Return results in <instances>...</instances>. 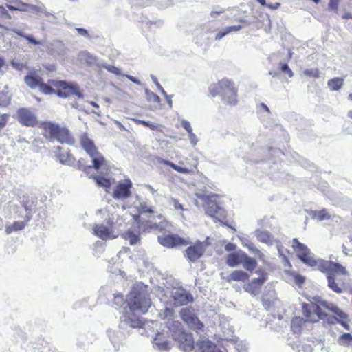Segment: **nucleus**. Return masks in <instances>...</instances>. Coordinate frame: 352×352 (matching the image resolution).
Wrapping results in <instances>:
<instances>
[{"instance_id": "nucleus-38", "label": "nucleus", "mask_w": 352, "mask_h": 352, "mask_svg": "<svg viewBox=\"0 0 352 352\" xmlns=\"http://www.w3.org/2000/svg\"><path fill=\"white\" fill-rule=\"evenodd\" d=\"M352 341V335L349 333H345L340 336L338 342L340 345H348Z\"/></svg>"}, {"instance_id": "nucleus-33", "label": "nucleus", "mask_w": 352, "mask_h": 352, "mask_svg": "<svg viewBox=\"0 0 352 352\" xmlns=\"http://www.w3.org/2000/svg\"><path fill=\"white\" fill-rule=\"evenodd\" d=\"M328 286L335 292L340 294L342 289L340 287L335 281V278L332 274L327 275Z\"/></svg>"}, {"instance_id": "nucleus-44", "label": "nucleus", "mask_w": 352, "mask_h": 352, "mask_svg": "<svg viewBox=\"0 0 352 352\" xmlns=\"http://www.w3.org/2000/svg\"><path fill=\"white\" fill-rule=\"evenodd\" d=\"M82 58H84L87 63L90 65L95 64L96 63V58L89 53L83 52L81 54Z\"/></svg>"}, {"instance_id": "nucleus-20", "label": "nucleus", "mask_w": 352, "mask_h": 352, "mask_svg": "<svg viewBox=\"0 0 352 352\" xmlns=\"http://www.w3.org/2000/svg\"><path fill=\"white\" fill-rule=\"evenodd\" d=\"M94 234L102 240L114 239L117 237L105 226L102 224L96 225L93 228Z\"/></svg>"}, {"instance_id": "nucleus-45", "label": "nucleus", "mask_w": 352, "mask_h": 352, "mask_svg": "<svg viewBox=\"0 0 352 352\" xmlns=\"http://www.w3.org/2000/svg\"><path fill=\"white\" fill-rule=\"evenodd\" d=\"M103 67L105 68L109 72H110L116 75L121 74L120 69L115 66L110 65H104Z\"/></svg>"}, {"instance_id": "nucleus-51", "label": "nucleus", "mask_w": 352, "mask_h": 352, "mask_svg": "<svg viewBox=\"0 0 352 352\" xmlns=\"http://www.w3.org/2000/svg\"><path fill=\"white\" fill-rule=\"evenodd\" d=\"M242 28V26L239 25H232V26H228L226 28H225L228 34H230V32H237V31H239Z\"/></svg>"}, {"instance_id": "nucleus-19", "label": "nucleus", "mask_w": 352, "mask_h": 352, "mask_svg": "<svg viewBox=\"0 0 352 352\" xmlns=\"http://www.w3.org/2000/svg\"><path fill=\"white\" fill-rule=\"evenodd\" d=\"M197 352H221V349L208 340H199L195 345Z\"/></svg>"}, {"instance_id": "nucleus-9", "label": "nucleus", "mask_w": 352, "mask_h": 352, "mask_svg": "<svg viewBox=\"0 0 352 352\" xmlns=\"http://www.w3.org/2000/svg\"><path fill=\"white\" fill-rule=\"evenodd\" d=\"M182 320L187 325L197 333L203 332L204 325L201 322L195 313V309L192 307L183 308L179 312Z\"/></svg>"}, {"instance_id": "nucleus-41", "label": "nucleus", "mask_w": 352, "mask_h": 352, "mask_svg": "<svg viewBox=\"0 0 352 352\" xmlns=\"http://www.w3.org/2000/svg\"><path fill=\"white\" fill-rule=\"evenodd\" d=\"M303 74L308 77L316 78H318L320 77L319 71L316 68L305 69L303 71Z\"/></svg>"}, {"instance_id": "nucleus-10", "label": "nucleus", "mask_w": 352, "mask_h": 352, "mask_svg": "<svg viewBox=\"0 0 352 352\" xmlns=\"http://www.w3.org/2000/svg\"><path fill=\"white\" fill-rule=\"evenodd\" d=\"M217 197V195H216L208 196L206 213L218 221H222L226 218V214L225 210L216 203Z\"/></svg>"}, {"instance_id": "nucleus-17", "label": "nucleus", "mask_w": 352, "mask_h": 352, "mask_svg": "<svg viewBox=\"0 0 352 352\" xmlns=\"http://www.w3.org/2000/svg\"><path fill=\"white\" fill-rule=\"evenodd\" d=\"M266 278L264 276H261L257 278H254L251 283L245 285L244 289L253 296L259 294L261 285L265 283Z\"/></svg>"}, {"instance_id": "nucleus-54", "label": "nucleus", "mask_w": 352, "mask_h": 352, "mask_svg": "<svg viewBox=\"0 0 352 352\" xmlns=\"http://www.w3.org/2000/svg\"><path fill=\"white\" fill-rule=\"evenodd\" d=\"M228 34L226 29L219 31L215 36V40L219 41Z\"/></svg>"}, {"instance_id": "nucleus-59", "label": "nucleus", "mask_w": 352, "mask_h": 352, "mask_svg": "<svg viewBox=\"0 0 352 352\" xmlns=\"http://www.w3.org/2000/svg\"><path fill=\"white\" fill-rule=\"evenodd\" d=\"M236 245L231 243L226 244L225 246L226 250L229 251V252L234 250L236 249Z\"/></svg>"}, {"instance_id": "nucleus-49", "label": "nucleus", "mask_w": 352, "mask_h": 352, "mask_svg": "<svg viewBox=\"0 0 352 352\" xmlns=\"http://www.w3.org/2000/svg\"><path fill=\"white\" fill-rule=\"evenodd\" d=\"M333 312L335 313L341 319L347 318V315L345 313H344L342 310H340L337 306L336 307H333Z\"/></svg>"}, {"instance_id": "nucleus-32", "label": "nucleus", "mask_w": 352, "mask_h": 352, "mask_svg": "<svg viewBox=\"0 0 352 352\" xmlns=\"http://www.w3.org/2000/svg\"><path fill=\"white\" fill-rule=\"evenodd\" d=\"M122 236L124 239L128 240L131 245H135L140 241V237L138 234L133 233L131 231H127L122 234Z\"/></svg>"}, {"instance_id": "nucleus-34", "label": "nucleus", "mask_w": 352, "mask_h": 352, "mask_svg": "<svg viewBox=\"0 0 352 352\" xmlns=\"http://www.w3.org/2000/svg\"><path fill=\"white\" fill-rule=\"evenodd\" d=\"M138 211L140 213L144 214H153L155 213L152 206H149L146 202L143 201L140 204L138 207Z\"/></svg>"}, {"instance_id": "nucleus-2", "label": "nucleus", "mask_w": 352, "mask_h": 352, "mask_svg": "<svg viewBox=\"0 0 352 352\" xmlns=\"http://www.w3.org/2000/svg\"><path fill=\"white\" fill-rule=\"evenodd\" d=\"M160 316L166 320V327L171 333L173 338L177 342L179 348L185 352L191 351L195 347L192 335L184 329L181 322L174 320L173 309L166 307Z\"/></svg>"}, {"instance_id": "nucleus-50", "label": "nucleus", "mask_w": 352, "mask_h": 352, "mask_svg": "<svg viewBox=\"0 0 352 352\" xmlns=\"http://www.w3.org/2000/svg\"><path fill=\"white\" fill-rule=\"evenodd\" d=\"M76 30L79 35L85 38H90L88 31L86 29L82 28H76Z\"/></svg>"}, {"instance_id": "nucleus-37", "label": "nucleus", "mask_w": 352, "mask_h": 352, "mask_svg": "<svg viewBox=\"0 0 352 352\" xmlns=\"http://www.w3.org/2000/svg\"><path fill=\"white\" fill-rule=\"evenodd\" d=\"M94 179L96 180L99 186L104 187L105 188H109L111 182L109 179L102 176H95Z\"/></svg>"}, {"instance_id": "nucleus-3", "label": "nucleus", "mask_w": 352, "mask_h": 352, "mask_svg": "<svg viewBox=\"0 0 352 352\" xmlns=\"http://www.w3.org/2000/svg\"><path fill=\"white\" fill-rule=\"evenodd\" d=\"M126 302L129 312L126 310L124 314L127 313L132 318H137L132 312L146 313L151 303L146 287L142 283L135 284L126 297Z\"/></svg>"}, {"instance_id": "nucleus-18", "label": "nucleus", "mask_w": 352, "mask_h": 352, "mask_svg": "<svg viewBox=\"0 0 352 352\" xmlns=\"http://www.w3.org/2000/svg\"><path fill=\"white\" fill-rule=\"evenodd\" d=\"M168 226V223L164 220L160 221L159 223L146 221L144 223L141 225L140 228L144 232H150L151 230H159L162 232L166 230Z\"/></svg>"}, {"instance_id": "nucleus-61", "label": "nucleus", "mask_w": 352, "mask_h": 352, "mask_svg": "<svg viewBox=\"0 0 352 352\" xmlns=\"http://www.w3.org/2000/svg\"><path fill=\"white\" fill-rule=\"evenodd\" d=\"M126 77L129 79L131 82H133V83L136 84V85H140V82L137 80L135 78H134L133 76H130V75H125Z\"/></svg>"}, {"instance_id": "nucleus-46", "label": "nucleus", "mask_w": 352, "mask_h": 352, "mask_svg": "<svg viewBox=\"0 0 352 352\" xmlns=\"http://www.w3.org/2000/svg\"><path fill=\"white\" fill-rule=\"evenodd\" d=\"M280 69L283 72L286 74L289 78L293 76V72L289 69V66L286 63L281 64L280 65Z\"/></svg>"}, {"instance_id": "nucleus-36", "label": "nucleus", "mask_w": 352, "mask_h": 352, "mask_svg": "<svg viewBox=\"0 0 352 352\" xmlns=\"http://www.w3.org/2000/svg\"><path fill=\"white\" fill-rule=\"evenodd\" d=\"M304 320L302 318H295L292 321L291 327L294 332L299 333L300 331L301 324L303 323Z\"/></svg>"}, {"instance_id": "nucleus-56", "label": "nucleus", "mask_w": 352, "mask_h": 352, "mask_svg": "<svg viewBox=\"0 0 352 352\" xmlns=\"http://www.w3.org/2000/svg\"><path fill=\"white\" fill-rule=\"evenodd\" d=\"M337 0H331L330 3H329V8L334 11L337 10Z\"/></svg>"}, {"instance_id": "nucleus-15", "label": "nucleus", "mask_w": 352, "mask_h": 352, "mask_svg": "<svg viewBox=\"0 0 352 352\" xmlns=\"http://www.w3.org/2000/svg\"><path fill=\"white\" fill-rule=\"evenodd\" d=\"M18 120L20 123L28 126L37 124V120L34 113L27 109H21L17 111Z\"/></svg>"}, {"instance_id": "nucleus-47", "label": "nucleus", "mask_w": 352, "mask_h": 352, "mask_svg": "<svg viewBox=\"0 0 352 352\" xmlns=\"http://www.w3.org/2000/svg\"><path fill=\"white\" fill-rule=\"evenodd\" d=\"M151 78L153 82L155 84L157 89L161 91V93L163 95H166V91H164V88L161 86V85L157 81V78L153 74H151Z\"/></svg>"}, {"instance_id": "nucleus-28", "label": "nucleus", "mask_w": 352, "mask_h": 352, "mask_svg": "<svg viewBox=\"0 0 352 352\" xmlns=\"http://www.w3.org/2000/svg\"><path fill=\"white\" fill-rule=\"evenodd\" d=\"M26 85L32 89H37L41 83V78L34 76L28 75L24 78Z\"/></svg>"}, {"instance_id": "nucleus-12", "label": "nucleus", "mask_w": 352, "mask_h": 352, "mask_svg": "<svg viewBox=\"0 0 352 352\" xmlns=\"http://www.w3.org/2000/svg\"><path fill=\"white\" fill-rule=\"evenodd\" d=\"M208 240L209 238L207 237L204 241H197L193 245L189 246L185 251V256L191 262L198 260L210 244Z\"/></svg>"}, {"instance_id": "nucleus-53", "label": "nucleus", "mask_w": 352, "mask_h": 352, "mask_svg": "<svg viewBox=\"0 0 352 352\" xmlns=\"http://www.w3.org/2000/svg\"><path fill=\"white\" fill-rule=\"evenodd\" d=\"M25 38L32 45H38L40 44V42L36 41L32 35L28 34Z\"/></svg>"}, {"instance_id": "nucleus-25", "label": "nucleus", "mask_w": 352, "mask_h": 352, "mask_svg": "<svg viewBox=\"0 0 352 352\" xmlns=\"http://www.w3.org/2000/svg\"><path fill=\"white\" fill-rule=\"evenodd\" d=\"M249 278V275L242 270H235L228 276L229 280L245 281Z\"/></svg>"}, {"instance_id": "nucleus-13", "label": "nucleus", "mask_w": 352, "mask_h": 352, "mask_svg": "<svg viewBox=\"0 0 352 352\" xmlns=\"http://www.w3.org/2000/svg\"><path fill=\"white\" fill-rule=\"evenodd\" d=\"M159 243L166 248H172L181 245H187L190 242L177 234L163 233L158 236Z\"/></svg>"}, {"instance_id": "nucleus-26", "label": "nucleus", "mask_w": 352, "mask_h": 352, "mask_svg": "<svg viewBox=\"0 0 352 352\" xmlns=\"http://www.w3.org/2000/svg\"><path fill=\"white\" fill-rule=\"evenodd\" d=\"M238 253L230 254L227 257V264L230 267H235L242 262L243 256Z\"/></svg>"}, {"instance_id": "nucleus-35", "label": "nucleus", "mask_w": 352, "mask_h": 352, "mask_svg": "<svg viewBox=\"0 0 352 352\" xmlns=\"http://www.w3.org/2000/svg\"><path fill=\"white\" fill-rule=\"evenodd\" d=\"M166 165L170 166L171 168H173L175 170L179 172V173H185V174H188V173H190L192 171V169H189V168H184V167H181L179 166H177L176 164H175L174 163L171 162H169V161H165L164 162Z\"/></svg>"}, {"instance_id": "nucleus-40", "label": "nucleus", "mask_w": 352, "mask_h": 352, "mask_svg": "<svg viewBox=\"0 0 352 352\" xmlns=\"http://www.w3.org/2000/svg\"><path fill=\"white\" fill-rule=\"evenodd\" d=\"M41 92L45 94H52L55 93L54 89L47 84L43 83L41 82L38 88Z\"/></svg>"}, {"instance_id": "nucleus-7", "label": "nucleus", "mask_w": 352, "mask_h": 352, "mask_svg": "<svg viewBox=\"0 0 352 352\" xmlns=\"http://www.w3.org/2000/svg\"><path fill=\"white\" fill-rule=\"evenodd\" d=\"M316 304L308 305L303 307V312L307 318V320L310 322H316L318 319L324 318L327 314L322 311L321 306L333 311V307L336 306L326 300L321 299L319 296L313 298Z\"/></svg>"}, {"instance_id": "nucleus-31", "label": "nucleus", "mask_w": 352, "mask_h": 352, "mask_svg": "<svg viewBox=\"0 0 352 352\" xmlns=\"http://www.w3.org/2000/svg\"><path fill=\"white\" fill-rule=\"evenodd\" d=\"M312 217L317 219L318 221H321L323 220L329 219L331 218V215L329 214L327 210L323 209L320 211H314L312 212Z\"/></svg>"}, {"instance_id": "nucleus-43", "label": "nucleus", "mask_w": 352, "mask_h": 352, "mask_svg": "<svg viewBox=\"0 0 352 352\" xmlns=\"http://www.w3.org/2000/svg\"><path fill=\"white\" fill-rule=\"evenodd\" d=\"M114 304L118 307H121L125 304L127 305V302H126V300H124L123 297L121 295L115 294L114 295Z\"/></svg>"}, {"instance_id": "nucleus-39", "label": "nucleus", "mask_w": 352, "mask_h": 352, "mask_svg": "<svg viewBox=\"0 0 352 352\" xmlns=\"http://www.w3.org/2000/svg\"><path fill=\"white\" fill-rule=\"evenodd\" d=\"M135 122L137 124L144 125V126L149 127L152 130H158L160 128V125L158 124L153 123L150 121H144L141 120H135Z\"/></svg>"}, {"instance_id": "nucleus-52", "label": "nucleus", "mask_w": 352, "mask_h": 352, "mask_svg": "<svg viewBox=\"0 0 352 352\" xmlns=\"http://www.w3.org/2000/svg\"><path fill=\"white\" fill-rule=\"evenodd\" d=\"M182 125L187 131V132L188 133H191V132H192V129L190 124L188 121H187L186 120H182Z\"/></svg>"}, {"instance_id": "nucleus-14", "label": "nucleus", "mask_w": 352, "mask_h": 352, "mask_svg": "<svg viewBox=\"0 0 352 352\" xmlns=\"http://www.w3.org/2000/svg\"><path fill=\"white\" fill-rule=\"evenodd\" d=\"M170 297L175 307L183 306L194 300L192 295L182 287L173 289Z\"/></svg>"}, {"instance_id": "nucleus-1", "label": "nucleus", "mask_w": 352, "mask_h": 352, "mask_svg": "<svg viewBox=\"0 0 352 352\" xmlns=\"http://www.w3.org/2000/svg\"><path fill=\"white\" fill-rule=\"evenodd\" d=\"M292 247L299 258L304 263L311 267H316L320 271L327 273V275L332 274V273L348 275V272L342 265L331 261L316 258L310 250L305 244L299 242L297 239L292 240Z\"/></svg>"}, {"instance_id": "nucleus-16", "label": "nucleus", "mask_w": 352, "mask_h": 352, "mask_svg": "<svg viewBox=\"0 0 352 352\" xmlns=\"http://www.w3.org/2000/svg\"><path fill=\"white\" fill-rule=\"evenodd\" d=\"M131 182L129 180L119 183L113 190V197L118 199L128 198L131 195Z\"/></svg>"}, {"instance_id": "nucleus-60", "label": "nucleus", "mask_w": 352, "mask_h": 352, "mask_svg": "<svg viewBox=\"0 0 352 352\" xmlns=\"http://www.w3.org/2000/svg\"><path fill=\"white\" fill-rule=\"evenodd\" d=\"M12 31L13 32L17 34L19 36H22L23 38H25V36H27V35H28V34H23V32L21 30H19L17 28H13V29H12Z\"/></svg>"}, {"instance_id": "nucleus-24", "label": "nucleus", "mask_w": 352, "mask_h": 352, "mask_svg": "<svg viewBox=\"0 0 352 352\" xmlns=\"http://www.w3.org/2000/svg\"><path fill=\"white\" fill-rule=\"evenodd\" d=\"M56 157L63 164L73 166L75 164V158L68 152L59 153Z\"/></svg>"}, {"instance_id": "nucleus-29", "label": "nucleus", "mask_w": 352, "mask_h": 352, "mask_svg": "<svg viewBox=\"0 0 352 352\" xmlns=\"http://www.w3.org/2000/svg\"><path fill=\"white\" fill-rule=\"evenodd\" d=\"M329 87L333 91H338L344 85V80L340 78H334L327 82Z\"/></svg>"}, {"instance_id": "nucleus-55", "label": "nucleus", "mask_w": 352, "mask_h": 352, "mask_svg": "<svg viewBox=\"0 0 352 352\" xmlns=\"http://www.w3.org/2000/svg\"><path fill=\"white\" fill-rule=\"evenodd\" d=\"M8 116L3 115L0 116V128L4 127L8 122Z\"/></svg>"}, {"instance_id": "nucleus-8", "label": "nucleus", "mask_w": 352, "mask_h": 352, "mask_svg": "<svg viewBox=\"0 0 352 352\" xmlns=\"http://www.w3.org/2000/svg\"><path fill=\"white\" fill-rule=\"evenodd\" d=\"M44 130L45 137L50 141L57 140L60 143H66L69 145L75 142L68 129L65 128H61L58 125L49 122L45 124Z\"/></svg>"}, {"instance_id": "nucleus-58", "label": "nucleus", "mask_w": 352, "mask_h": 352, "mask_svg": "<svg viewBox=\"0 0 352 352\" xmlns=\"http://www.w3.org/2000/svg\"><path fill=\"white\" fill-rule=\"evenodd\" d=\"M172 204L173 205L175 209H179L182 210H184L182 205L180 204L176 199L172 200Z\"/></svg>"}, {"instance_id": "nucleus-27", "label": "nucleus", "mask_w": 352, "mask_h": 352, "mask_svg": "<svg viewBox=\"0 0 352 352\" xmlns=\"http://www.w3.org/2000/svg\"><path fill=\"white\" fill-rule=\"evenodd\" d=\"M25 225L26 222L25 221H15L14 223L6 226V232L7 234H9L14 231L22 230Z\"/></svg>"}, {"instance_id": "nucleus-64", "label": "nucleus", "mask_w": 352, "mask_h": 352, "mask_svg": "<svg viewBox=\"0 0 352 352\" xmlns=\"http://www.w3.org/2000/svg\"><path fill=\"white\" fill-rule=\"evenodd\" d=\"M52 45L56 47L60 48L63 47V43L60 41H54L52 43Z\"/></svg>"}, {"instance_id": "nucleus-5", "label": "nucleus", "mask_w": 352, "mask_h": 352, "mask_svg": "<svg viewBox=\"0 0 352 352\" xmlns=\"http://www.w3.org/2000/svg\"><path fill=\"white\" fill-rule=\"evenodd\" d=\"M142 321L138 318H132L127 313L124 314L120 318L118 329H109L107 335L115 350H119L126 336L131 329L140 327Z\"/></svg>"}, {"instance_id": "nucleus-22", "label": "nucleus", "mask_w": 352, "mask_h": 352, "mask_svg": "<svg viewBox=\"0 0 352 352\" xmlns=\"http://www.w3.org/2000/svg\"><path fill=\"white\" fill-rule=\"evenodd\" d=\"M254 234L259 241L269 246L272 245L275 241L274 236L268 231L258 229L255 230Z\"/></svg>"}, {"instance_id": "nucleus-63", "label": "nucleus", "mask_w": 352, "mask_h": 352, "mask_svg": "<svg viewBox=\"0 0 352 352\" xmlns=\"http://www.w3.org/2000/svg\"><path fill=\"white\" fill-rule=\"evenodd\" d=\"M295 280H296V283H297L298 284H301L304 282L305 279L302 276H301L300 275H296L295 276Z\"/></svg>"}, {"instance_id": "nucleus-11", "label": "nucleus", "mask_w": 352, "mask_h": 352, "mask_svg": "<svg viewBox=\"0 0 352 352\" xmlns=\"http://www.w3.org/2000/svg\"><path fill=\"white\" fill-rule=\"evenodd\" d=\"M50 82L58 88V95L61 97L67 98L72 96H76L78 98H82V94L80 91L78 87L74 84H69L65 81L55 82L54 80Z\"/></svg>"}, {"instance_id": "nucleus-4", "label": "nucleus", "mask_w": 352, "mask_h": 352, "mask_svg": "<svg viewBox=\"0 0 352 352\" xmlns=\"http://www.w3.org/2000/svg\"><path fill=\"white\" fill-rule=\"evenodd\" d=\"M80 143L82 148L91 158L93 166L85 167L82 164L81 161L78 162V167L80 170L85 171L87 169H91L94 167L96 170H100L101 174H105L108 171L109 165L103 156L98 152L94 141L88 136L87 133H82L80 137Z\"/></svg>"}, {"instance_id": "nucleus-57", "label": "nucleus", "mask_w": 352, "mask_h": 352, "mask_svg": "<svg viewBox=\"0 0 352 352\" xmlns=\"http://www.w3.org/2000/svg\"><path fill=\"white\" fill-rule=\"evenodd\" d=\"M188 135H189L190 143L192 145H195L197 143V139L195 135L193 133V132H191V133H188Z\"/></svg>"}, {"instance_id": "nucleus-23", "label": "nucleus", "mask_w": 352, "mask_h": 352, "mask_svg": "<svg viewBox=\"0 0 352 352\" xmlns=\"http://www.w3.org/2000/svg\"><path fill=\"white\" fill-rule=\"evenodd\" d=\"M153 344L159 350L168 351L170 349V344L164 337L163 333H159L153 339Z\"/></svg>"}, {"instance_id": "nucleus-6", "label": "nucleus", "mask_w": 352, "mask_h": 352, "mask_svg": "<svg viewBox=\"0 0 352 352\" xmlns=\"http://www.w3.org/2000/svg\"><path fill=\"white\" fill-rule=\"evenodd\" d=\"M212 96L221 95L223 100L231 105L236 103V91L233 83L227 78H223L217 83L212 84L209 87Z\"/></svg>"}, {"instance_id": "nucleus-62", "label": "nucleus", "mask_w": 352, "mask_h": 352, "mask_svg": "<svg viewBox=\"0 0 352 352\" xmlns=\"http://www.w3.org/2000/svg\"><path fill=\"white\" fill-rule=\"evenodd\" d=\"M90 104L94 107V109H96L97 110L93 111V112L96 115H100V111H98L99 109V105L96 103L95 102H90Z\"/></svg>"}, {"instance_id": "nucleus-42", "label": "nucleus", "mask_w": 352, "mask_h": 352, "mask_svg": "<svg viewBox=\"0 0 352 352\" xmlns=\"http://www.w3.org/2000/svg\"><path fill=\"white\" fill-rule=\"evenodd\" d=\"M145 94L148 100L153 102H160V97L156 94L149 91L148 89L145 90Z\"/></svg>"}, {"instance_id": "nucleus-48", "label": "nucleus", "mask_w": 352, "mask_h": 352, "mask_svg": "<svg viewBox=\"0 0 352 352\" xmlns=\"http://www.w3.org/2000/svg\"><path fill=\"white\" fill-rule=\"evenodd\" d=\"M91 342V340L88 339L85 335H80L78 338V342L80 345H85V344Z\"/></svg>"}, {"instance_id": "nucleus-21", "label": "nucleus", "mask_w": 352, "mask_h": 352, "mask_svg": "<svg viewBox=\"0 0 352 352\" xmlns=\"http://www.w3.org/2000/svg\"><path fill=\"white\" fill-rule=\"evenodd\" d=\"M27 11H30L36 14H44L47 18H48L49 21L54 22L55 16L50 12L46 10V8L43 4H41L38 6L30 4L28 5Z\"/></svg>"}, {"instance_id": "nucleus-30", "label": "nucleus", "mask_w": 352, "mask_h": 352, "mask_svg": "<svg viewBox=\"0 0 352 352\" xmlns=\"http://www.w3.org/2000/svg\"><path fill=\"white\" fill-rule=\"evenodd\" d=\"M241 263H243V267L249 271H252L256 265V262L254 258L245 254L243 256Z\"/></svg>"}]
</instances>
